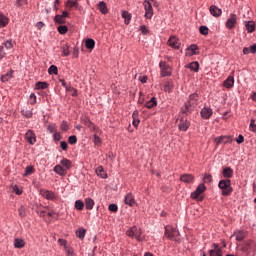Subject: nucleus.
I'll list each match as a JSON object with an SVG mask.
<instances>
[{"mask_svg": "<svg viewBox=\"0 0 256 256\" xmlns=\"http://www.w3.org/2000/svg\"><path fill=\"white\" fill-rule=\"evenodd\" d=\"M199 95L197 93L190 94L188 101L185 103V108L182 113H191L196 105H198Z\"/></svg>", "mask_w": 256, "mask_h": 256, "instance_id": "1", "label": "nucleus"}, {"mask_svg": "<svg viewBox=\"0 0 256 256\" xmlns=\"http://www.w3.org/2000/svg\"><path fill=\"white\" fill-rule=\"evenodd\" d=\"M218 187H219V189H221L222 195L224 197H229V195H231V193H233V187H231L230 179L220 180Z\"/></svg>", "mask_w": 256, "mask_h": 256, "instance_id": "2", "label": "nucleus"}, {"mask_svg": "<svg viewBox=\"0 0 256 256\" xmlns=\"http://www.w3.org/2000/svg\"><path fill=\"white\" fill-rule=\"evenodd\" d=\"M126 235L132 239H136L137 241H143V237L141 236L143 235V231L137 226H133L128 231H126Z\"/></svg>", "mask_w": 256, "mask_h": 256, "instance_id": "3", "label": "nucleus"}, {"mask_svg": "<svg viewBox=\"0 0 256 256\" xmlns=\"http://www.w3.org/2000/svg\"><path fill=\"white\" fill-rule=\"evenodd\" d=\"M164 237L170 239V241H177V237H179V230L173 228L172 226H165Z\"/></svg>", "mask_w": 256, "mask_h": 256, "instance_id": "4", "label": "nucleus"}, {"mask_svg": "<svg viewBox=\"0 0 256 256\" xmlns=\"http://www.w3.org/2000/svg\"><path fill=\"white\" fill-rule=\"evenodd\" d=\"M207 190V187H205V184H200L196 190L191 194L192 199H196V201H203V193Z\"/></svg>", "mask_w": 256, "mask_h": 256, "instance_id": "5", "label": "nucleus"}, {"mask_svg": "<svg viewBox=\"0 0 256 256\" xmlns=\"http://www.w3.org/2000/svg\"><path fill=\"white\" fill-rule=\"evenodd\" d=\"M214 143L217 147L219 145H227V143H233V138L231 136H219L214 139Z\"/></svg>", "mask_w": 256, "mask_h": 256, "instance_id": "6", "label": "nucleus"}, {"mask_svg": "<svg viewBox=\"0 0 256 256\" xmlns=\"http://www.w3.org/2000/svg\"><path fill=\"white\" fill-rule=\"evenodd\" d=\"M243 251L246 253H255L256 252V244L253 240H247L244 242Z\"/></svg>", "mask_w": 256, "mask_h": 256, "instance_id": "7", "label": "nucleus"}, {"mask_svg": "<svg viewBox=\"0 0 256 256\" xmlns=\"http://www.w3.org/2000/svg\"><path fill=\"white\" fill-rule=\"evenodd\" d=\"M143 6L145 9L146 19H151V17H153V6L151 5V2H149L148 0H145L143 2Z\"/></svg>", "mask_w": 256, "mask_h": 256, "instance_id": "8", "label": "nucleus"}, {"mask_svg": "<svg viewBox=\"0 0 256 256\" xmlns=\"http://www.w3.org/2000/svg\"><path fill=\"white\" fill-rule=\"evenodd\" d=\"M25 139L29 145H35L37 143V135H35V132L33 130H28L25 134Z\"/></svg>", "mask_w": 256, "mask_h": 256, "instance_id": "9", "label": "nucleus"}, {"mask_svg": "<svg viewBox=\"0 0 256 256\" xmlns=\"http://www.w3.org/2000/svg\"><path fill=\"white\" fill-rule=\"evenodd\" d=\"M161 69V76L162 77H169L171 76V67L167 65V62H160L159 64Z\"/></svg>", "mask_w": 256, "mask_h": 256, "instance_id": "10", "label": "nucleus"}, {"mask_svg": "<svg viewBox=\"0 0 256 256\" xmlns=\"http://www.w3.org/2000/svg\"><path fill=\"white\" fill-rule=\"evenodd\" d=\"M67 17H69V12L64 11L61 15L57 14L54 17V21H55V23H58V25H63L66 23Z\"/></svg>", "mask_w": 256, "mask_h": 256, "instance_id": "11", "label": "nucleus"}, {"mask_svg": "<svg viewBox=\"0 0 256 256\" xmlns=\"http://www.w3.org/2000/svg\"><path fill=\"white\" fill-rule=\"evenodd\" d=\"M225 25L227 29H233L237 25V15L231 14Z\"/></svg>", "mask_w": 256, "mask_h": 256, "instance_id": "12", "label": "nucleus"}, {"mask_svg": "<svg viewBox=\"0 0 256 256\" xmlns=\"http://www.w3.org/2000/svg\"><path fill=\"white\" fill-rule=\"evenodd\" d=\"M93 128L95 131V134L93 136V143L94 145H96V147H100L101 143H103V141L99 137V134H101V130H99V128H97L96 126H93Z\"/></svg>", "mask_w": 256, "mask_h": 256, "instance_id": "13", "label": "nucleus"}, {"mask_svg": "<svg viewBox=\"0 0 256 256\" xmlns=\"http://www.w3.org/2000/svg\"><path fill=\"white\" fill-rule=\"evenodd\" d=\"M169 47H172V49H179L181 47V42H179V39L175 36H171L168 40Z\"/></svg>", "mask_w": 256, "mask_h": 256, "instance_id": "14", "label": "nucleus"}, {"mask_svg": "<svg viewBox=\"0 0 256 256\" xmlns=\"http://www.w3.org/2000/svg\"><path fill=\"white\" fill-rule=\"evenodd\" d=\"M200 115L202 119H211V117L213 116V109H211L210 107H204L201 110Z\"/></svg>", "mask_w": 256, "mask_h": 256, "instance_id": "15", "label": "nucleus"}, {"mask_svg": "<svg viewBox=\"0 0 256 256\" xmlns=\"http://www.w3.org/2000/svg\"><path fill=\"white\" fill-rule=\"evenodd\" d=\"M40 195L44 197V199H47L48 201H53L55 199V193L53 191L41 189Z\"/></svg>", "mask_w": 256, "mask_h": 256, "instance_id": "16", "label": "nucleus"}, {"mask_svg": "<svg viewBox=\"0 0 256 256\" xmlns=\"http://www.w3.org/2000/svg\"><path fill=\"white\" fill-rule=\"evenodd\" d=\"M189 127H191V122H189V120H187V118H182L178 125V129L180 131H187V129H189Z\"/></svg>", "mask_w": 256, "mask_h": 256, "instance_id": "17", "label": "nucleus"}, {"mask_svg": "<svg viewBox=\"0 0 256 256\" xmlns=\"http://www.w3.org/2000/svg\"><path fill=\"white\" fill-rule=\"evenodd\" d=\"M213 249L209 251L210 256H223V250L219 248V244H213L212 245Z\"/></svg>", "mask_w": 256, "mask_h": 256, "instance_id": "18", "label": "nucleus"}, {"mask_svg": "<svg viewBox=\"0 0 256 256\" xmlns=\"http://www.w3.org/2000/svg\"><path fill=\"white\" fill-rule=\"evenodd\" d=\"M235 85V78L233 76H228V78L223 82V87L226 89H233Z\"/></svg>", "mask_w": 256, "mask_h": 256, "instance_id": "19", "label": "nucleus"}, {"mask_svg": "<svg viewBox=\"0 0 256 256\" xmlns=\"http://www.w3.org/2000/svg\"><path fill=\"white\" fill-rule=\"evenodd\" d=\"M180 181H182V183H193V181H195V176H193V174H182L180 176Z\"/></svg>", "mask_w": 256, "mask_h": 256, "instance_id": "20", "label": "nucleus"}, {"mask_svg": "<svg viewBox=\"0 0 256 256\" xmlns=\"http://www.w3.org/2000/svg\"><path fill=\"white\" fill-rule=\"evenodd\" d=\"M124 203L126 205H129V207H133V205H135V197H133V194L128 193L126 194L125 198H124Z\"/></svg>", "mask_w": 256, "mask_h": 256, "instance_id": "21", "label": "nucleus"}, {"mask_svg": "<svg viewBox=\"0 0 256 256\" xmlns=\"http://www.w3.org/2000/svg\"><path fill=\"white\" fill-rule=\"evenodd\" d=\"M60 165L62 166V168L67 172L69 171V169L72 167V162L71 160L67 159V158H63L60 161Z\"/></svg>", "mask_w": 256, "mask_h": 256, "instance_id": "22", "label": "nucleus"}, {"mask_svg": "<svg viewBox=\"0 0 256 256\" xmlns=\"http://www.w3.org/2000/svg\"><path fill=\"white\" fill-rule=\"evenodd\" d=\"M210 13L213 17H221L223 11L215 5L210 6Z\"/></svg>", "mask_w": 256, "mask_h": 256, "instance_id": "23", "label": "nucleus"}, {"mask_svg": "<svg viewBox=\"0 0 256 256\" xmlns=\"http://www.w3.org/2000/svg\"><path fill=\"white\" fill-rule=\"evenodd\" d=\"M66 9L71 11V9H77L79 7V3L76 0H67Z\"/></svg>", "mask_w": 256, "mask_h": 256, "instance_id": "24", "label": "nucleus"}, {"mask_svg": "<svg viewBox=\"0 0 256 256\" xmlns=\"http://www.w3.org/2000/svg\"><path fill=\"white\" fill-rule=\"evenodd\" d=\"M222 175L225 179H231V177H233V170L231 167H224L222 170Z\"/></svg>", "mask_w": 256, "mask_h": 256, "instance_id": "25", "label": "nucleus"}, {"mask_svg": "<svg viewBox=\"0 0 256 256\" xmlns=\"http://www.w3.org/2000/svg\"><path fill=\"white\" fill-rule=\"evenodd\" d=\"M98 9H99L100 13H102V15H107V13H109V10L107 9V4L103 1H101L98 4Z\"/></svg>", "mask_w": 256, "mask_h": 256, "instance_id": "26", "label": "nucleus"}, {"mask_svg": "<svg viewBox=\"0 0 256 256\" xmlns=\"http://www.w3.org/2000/svg\"><path fill=\"white\" fill-rule=\"evenodd\" d=\"M190 71H194V73L199 72V62L194 61L186 66Z\"/></svg>", "mask_w": 256, "mask_h": 256, "instance_id": "27", "label": "nucleus"}, {"mask_svg": "<svg viewBox=\"0 0 256 256\" xmlns=\"http://www.w3.org/2000/svg\"><path fill=\"white\" fill-rule=\"evenodd\" d=\"M7 25H9V18L0 13V29H3V27H7Z\"/></svg>", "mask_w": 256, "mask_h": 256, "instance_id": "28", "label": "nucleus"}, {"mask_svg": "<svg viewBox=\"0 0 256 256\" xmlns=\"http://www.w3.org/2000/svg\"><path fill=\"white\" fill-rule=\"evenodd\" d=\"M14 247L16 249H23V247H25V240H23L21 238H16L14 240Z\"/></svg>", "mask_w": 256, "mask_h": 256, "instance_id": "29", "label": "nucleus"}, {"mask_svg": "<svg viewBox=\"0 0 256 256\" xmlns=\"http://www.w3.org/2000/svg\"><path fill=\"white\" fill-rule=\"evenodd\" d=\"M85 207L88 211H91L95 207V201L91 198L85 199Z\"/></svg>", "mask_w": 256, "mask_h": 256, "instance_id": "30", "label": "nucleus"}, {"mask_svg": "<svg viewBox=\"0 0 256 256\" xmlns=\"http://www.w3.org/2000/svg\"><path fill=\"white\" fill-rule=\"evenodd\" d=\"M96 174L98 177H102V179H107V172H105V169H103V166H99L96 168Z\"/></svg>", "mask_w": 256, "mask_h": 256, "instance_id": "31", "label": "nucleus"}, {"mask_svg": "<svg viewBox=\"0 0 256 256\" xmlns=\"http://www.w3.org/2000/svg\"><path fill=\"white\" fill-rule=\"evenodd\" d=\"M145 107H147V109H153V107H157V98L152 97L148 102H146Z\"/></svg>", "mask_w": 256, "mask_h": 256, "instance_id": "32", "label": "nucleus"}, {"mask_svg": "<svg viewBox=\"0 0 256 256\" xmlns=\"http://www.w3.org/2000/svg\"><path fill=\"white\" fill-rule=\"evenodd\" d=\"M54 173H57V175H61V176L67 175V172L63 169L62 165H56L54 167Z\"/></svg>", "mask_w": 256, "mask_h": 256, "instance_id": "33", "label": "nucleus"}, {"mask_svg": "<svg viewBox=\"0 0 256 256\" xmlns=\"http://www.w3.org/2000/svg\"><path fill=\"white\" fill-rule=\"evenodd\" d=\"M245 27H246V31H248L249 33H253V31H255V22L253 21L245 22Z\"/></svg>", "mask_w": 256, "mask_h": 256, "instance_id": "34", "label": "nucleus"}, {"mask_svg": "<svg viewBox=\"0 0 256 256\" xmlns=\"http://www.w3.org/2000/svg\"><path fill=\"white\" fill-rule=\"evenodd\" d=\"M236 241H243L245 237H247V232L245 231H237L235 234Z\"/></svg>", "mask_w": 256, "mask_h": 256, "instance_id": "35", "label": "nucleus"}, {"mask_svg": "<svg viewBox=\"0 0 256 256\" xmlns=\"http://www.w3.org/2000/svg\"><path fill=\"white\" fill-rule=\"evenodd\" d=\"M35 173V167L33 165H29L25 169L24 177H29V175H33Z\"/></svg>", "mask_w": 256, "mask_h": 256, "instance_id": "36", "label": "nucleus"}, {"mask_svg": "<svg viewBox=\"0 0 256 256\" xmlns=\"http://www.w3.org/2000/svg\"><path fill=\"white\" fill-rule=\"evenodd\" d=\"M74 207L77 209V211H83L85 203L82 200H76Z\"/></svg>", "mask_w": 256, "mask_h": 256, "instance_id": "37", "label": "nucleus"}, {"mask_svg": "<svg viewBox=\"0 0 256 256\" xmlns=\"http://www.w3.org/2000/svg\"><path fill=\"white\" fill-rule=\"evenodd\" d=\"M86 49H95V40L88 38L85 42Z\"/></svg>", "mask_w": 256, "mask_h": 256, "instance_id": "38", "label": "nucleus"}, {"mask_svg": "<svg viewBox=\"0 0 256 256\" xmlns=\"http://www.w3.org/2000/svg\"><path fill=\"white\" fill-rule=\"evenodd\" d=\"M122 17H123V19H125V25H129V23L131 21V14H129V12H127V11H123Z\"/></svg>", "mask_w": 256, "mask_h": 256, "instance_id": "39", "label": "nucleus"}, {"mask_svg": "<svg viewBox=\"0 0 256 256\" xmlns=\"http://www.w3.org/2000/svg\"><path fill=\"white\" fill-rule=\"evenodd\" d=\"M85 233H87V231L83 228H80L78 231H76V236L79 239H85Z\"/></svg>", "mask_w": 256, "mask_h": 256, "instance_id": "40", "label": "nucleus"}, {"mask_svg": "<svg viewBox=\"0 0 256 256\" xmlns=\"http://www.w3.org/2000/svg\"><path fill=\"white\" fill-rule=\"evenodd\" d=\"M49 87V84L47 82H37L36 83V89L41 90V89H47Z\"/></svg>", "mask_w": 256, "mask_h": 256, "instance_id": "41", "label": "nucleus"}, {"mask_svg": "<svg viewBox=\"0 0 256 256\" xmlns=\"http://www.w3.org/2000/svg\"><path fill=\"white\" fill-rule=\"evenodd\" d=\"M49 75H57L59 73V70L57 69V66L51 65L48 69Z\"/></svg>", "mask_w": 256, "mask_h": 256, "instance_id": "42", "label": "nucleus"}, {"mask_svg": "<svg viewBox=\"0 0 256 256\" xmlns=\"http://www.w3.org/2000/svg\"><path fill=\"white\" fill-rule=\"evenodd\" d=\"M67 31H69V28L67 26L60 25L58 27V33H60V35H65Z\"/></svg>", "mask_w": 256, "mask_h": 256, "instance_id": "43", "label": "nucleus"}, {"mask_svg": "<svg viewBox=\"0 0 256 256\" xmlns=\"http://www.w3.org/2000/svg\"><path fill=\"white\" fill-rule=\"evenodd\" d=\"M189 51H191L190 55H197V51H199V48L197 45L193 44L190 46Z\"/></svg>", "mask_w": 256, "mask_h": 256, "instance_id": "44", "label": "nucleus"}, {"mask_svg": "<svg viewBox=\"0 0 256 256\" xmlns=\"http://www.w3.org/2000/svg\"><path fill=\"white\" fill-rule=\"evenodd\" d=\"M12 191L16 194V195H23V190L19 189L18 185H13L12 186Z\"/></svg>", "mask_w": 256, "mask_h": 256, "instance_id": "45", "label": "nucleus"}, {"mask_svg": "<svg viewBox=\"0 0 256 256\" xmlns=\"http://www.w3.org/2000/svg\"><path fill=\"white\" fill-rule=\"evenodd\" d=\"M164 91L171 93V91H173V84L171 82H167L164 86Z\"/></svg>", "mask_w": 256, "mask_h": 256, "instance_id": "46", "label": "nucleus"}, {"mask_svg": "<svg viewBox=\"0 0 256 256\" xmlns=\"http://www.w3.org/2000/svg\"><path fill=\"white\" fill-rule=\"evenodd\" d=\"M62 55L63 57H69V46L64 45L62 46Z\"/></svg>", "mask_w": 256, "mask_h": 256, "instance_id": "47", "label": "nucleus"}, {"mask_svg": "<svg viewBox=\"0 0 256 256\" xmlns=\"http://www.w3.org/2000/svg\"><path fill=\"white\" fill-rule=\"evenodd\" d=\"M199 31L201 35H209V28H207V26H201Z\"/></svg>", "mask_w": 256, "mask_h": 256, "instance_id": "48", "label": "nucleus"}, {"mask_svg": "<svg viewBox=\"0 0 256 256\" xmlns=\"http://www.w3.org/2000/svg\"><path fill=\"white\" fill-rule=\"evenodd\" d=\"M22 115H24V117H27V119H31L33 117V112L29 111V110H23L22 111Z\"/></svg>", "mask_w": 256, "mask_h": 256, "instance_id": "49", "label": "nucleus"}, {"mask_svg": "<svg viewBox=\"0 0 256 256\" xmlns=\"http://www.w3.org/2000/svg\"><path fill=\"white\" fill-rule=\"evenodd\" d=\"M3 45L6 49H13V40H7Z\"/></svg>", "mask_w": 256, "mask_h": 256, "instance_id": "50", "label": "nucleus"}, {"mask_svg": "<svg viewBox=\"0 0 256 256\" xmlns=\"http://www.w3.org/2000/svg\"><path fill=\"white\" fill-rule=\"evenodd\" d=\"M68 143H70V145H75V143H77V136L72 135L68 138Z\"/></svg>", "mask_w": 256, "mask_h": 256, "instance_id": "51", "label": "nucleus"}, {"mask_svg": "<svg viewBox=\"0 0 256 256\" xmlns=\"http://www.w3.org/2000/svg\"><path fill=\"white\" fill-rule=\"evenodd\" d=\"M249 128H250V131H252L253 133H256L255 119L251 120Z\"/></svg>", "mask_w": 256, "mask_h": 256, "instance_id": "52", "label": "nucleus"}, {"mask_svg": "<svg viewBox=\"0 0 256 256\" xmlns=\"http://www.w3.org/2000/svg\"><path fill=\"white\" fill-rule=\"evenodd\" d=\"M108 209H109V211H112V213H117L119 208L117 207L116 204H110Z\"/></svg>", "mask_w": 256, "mask_h": 256, "instance_id": "53", "label": "nucleus"}, {"mask_svg": "<svg viewBox=\"0 0 256 256\" xmlns=\"http://www.w3.org/2000/svg\"><path fill=\"white\" fill-rule=\"evenodd\" d=\"M140 31H141L142 35H148L149 28H147V26L143 25L140 27Z\"/></svg>", "mask_w": 256, "mask_h": 256, "instance_id": "54", "label": "nucleus"}, {"mask_svg": "<svg viewBox=\"0 0 256 256\" xmlns=\"http://www.w3.org/2000/svg\"><path fill=\"white\" fill-rule=\"evenodd\" d=\"M16 7H23V5H27V0H17Z\"/></svg>", "mask_w": 256, "mask_h": 256, "instance_id": "55", "label": "nucleus"}, {"mask_svg": "<svg viewBox=\"0 0 256 256\" xmlns=\"http://www.w3.org/2000/svg\"><path fill=\"white\" fill-rule=\"evenodd\" d=\"M211 181H213V176L206 174L204 176V183H211Z\"/></svg>", "mask_w": 256, "mask_h": 256, "instance_id": "56", "label": "nucleus"}, {"mask_svg": "<svg viewBox=\"0 0 256 256\" xmlns=\"http://www.w3.org/2000/svg\"><path fill=\"white\" fill-rule=\"evenodd\" d=\"M60 147H61L62 151H67L69 145L67 144V142L61 141L60 142Z\"/></svg>", "mask_w": 256, "mask_h": 256, "instance_id": "57", "label": "nucleus"}, {"mask_svg": "<svg viewBox=\"0 0 256 256\" xmlns=\"http://www.w3.org/2000/svg\"><path fill=\"white\" fill-rule=\"evenodd\" d=\"M60 128L62 129V131H67V129H69V124H67V122L63 121Z\"/></svg>", "mask_w": 256, "mask_h": 256, "instance_id": "58", "label": "nucleus"}, {"mask_svg": "<svg viewBox=\"0 0 256 256\" xmlns=\"http://www.w3.org/2000/svg\"><path fill=\"white\" fill-rule=\"evenodd\" d=\"M141 123V120H139V118H133V122L132 125L134 127H139V124Z\"/></svg>", "mask_w": 256, "mask_h": 256, "instance_id": "59", "label": "nucleus"}, {"mask_svg": "<svg viewBox=\"0 0 256 256\" xmlns=\"http://www.w3.org/2000/svg\"><path fill=\"white\" fill-rule=\"evenodd\" d=\"M18 212H19L20 217H25V207L21 206L18 209Z\"/></svg>", "mask_w": 256, "mask_h": 256, "instance_id": "60", "label": "nucleus"}, {"mask_svg": "<svg viewBox=\"0 0 256 256\" xmlns=\"http://www.w3.org/2000/svg\"><path fill=\"white\" fill-rule=\"evenodd\" d=\"M54 141H61V134L59 132L54 133Z\"/></svg>", "mask_w": 256, "mask_h": 256, "instance_id": "61", "label": "nucleus"}, {"mask_svg": "<svg viewBox=\"0 0 256 256\" xmlns=\"http://www.w3.org/2000/svg\"><path fill=\"white\" fill-rule=\"evenodd\" d=\"M244 141H245V138L241 134L238 136V138H236V142L238 144L244 143Z\"/></svg>", "mask_w": 256, "mask_h": 256, "instance_id": "62", "label": "nucleus"}, {"mask_svg": "<svg viewBox=\"0 0 256 256\" xmlns=\"http://www.w3.org/2000/svg\"><path fill=\"white\" fill-rule=\"evenodd\" d=\"M11 74H5L2 76V81L5 82V81H9V79H11Z\"/></svg>", "mask_w": 256, "mask_h": 256, "instance_id": "63", "label": "nucleus"}, {"mask_svg": "<svg viewBox=\"0 0 256 256\" xmlns=\"http://www.w3.org/2000/svg\"><path fill=\"white\" fill-rule=\"evenodd\" d=\"M250 53H256V44L249 47Z\"/></svg>", "mask_w": 256, "mask_h": 256, "instance_id": "64", "label": "nucleus"}]
</instances>
